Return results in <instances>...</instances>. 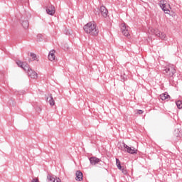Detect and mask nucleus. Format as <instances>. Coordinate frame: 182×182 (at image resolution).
Returning a JSON list of instances; mask_svg holds the SVG:
<instances>
[{"label": "nucleus", "instance_id": "6ab92c4d", "mask_svg": "<svg viewBox=\"0 0 182 182\" xmlns=\"http://www.w3.org/2000/svg\"><path fill=\"white\" fill-rule=\"evenodd\" d=\"M178 109H182V101H178L176 102Z\"/></svg>", "mask_w": 182, "mask_h": 182}, {"label": "nucleus", "instance_id": "5701e85b", "mask_svg": "<svg viewBox=\"0 0 182 182\" xmlns=\"http://www.w3.org/2000/svg\"><path fill=\"white\" fill-rule=\"evenodd\" d=\"M143 113H144V112L141 109H137L136 110V114H143Z\"/></svg>", "mask_w": 182, "mask_h": 182}, {"label": "nucleus", "instance_id": "9d476101", "mask_svg": "<svg viewBox=\"0 0 182 182\" xmlns=\"http://www.w3.org/2000/svg\"><path fill=\"white\" fill-rule=\"evenodd\" d=\"M47 179L48 180V182H62L60 178H55L52 175L48 174L47 176Z\"/></svg>", "mask_w": 182, "mask_h": 182}, {"label": "nucleus", "instance_id": "39448f33", "mask_svg": "<svg viewBox=\"0 0 182 182\" xmlns=\"http://www.w3.org/2000/svg\"><path fill=\"white\" fill-rule=\"evenodd\" d=\"M124 148L126 149V151L129 154H137V149L134 147H129L126 144L123 143Z\"/></svg>", "mask_w": 182, "mask_h": 182}, {"label": "nucleus", "instance_id": "f3484780", "mask_svg": "<svg viewBox=\"0 0 182 182\" xmlns=\"http://www.w3.org/2000/svg\"><path fill=\"white\" fill-rule=\"evenodd\" d=\"M22 26L24 28V29H28V28H29V22L26 20L23 21Z\"/></svg>", "mask_w": 182, "mask_h": 182}, {"label": "nucleus", "instance_id": "f257e3e1", "mask_svg": "<svg viewBox=\"0 0 182 182\" xmlns=\"http://www.w3.org/2000/svg\"><path fill=\"white\" fill-rule=\"evenodd\" d=\"M84 31L86 33H89L91 36H97L99 35V28L96 26V23L90 21L84 26Z\"/></svg>", "mask_w": 182, "mask_h": 182}, {"label": "nucleus", "instance_id": "4be33fe9", "mask_svg": "<svg viewBox=\"0 0 182 182\" xmlns=\"http://www.w3.org/2000/svg\"><path fill=\"white\" fill-rule=\"evenodd\" d=\"M121 171L123 173V174H124L126 176V174H127V169H126L125 168H122V169H121Z\"/></svg>", "mask_w": 182, "mask_h": 182}, {"label": "nucleus", "instance_id": "20e7f679", "mask_svg": "<svg viewBox=\"0 0 182 182\" xmlns=\"http://www.w3.org/2000/svg\"><path fill=\"white\" fill-rule=\"evenodd\" d=\"M121 29L124 36H127V38L130 36V33L129 32L130 31V27H129L128 26H126V23H122L121 24Z\"/></svg>", "mask_w": 182, "mask_h": 182}, {"label": "nucleus", "instance_id": "412c9836", "mask_svg": "<svg viewBox=\"0 0 182 182\" xmlns=\"http://www.w3.org/2000/svg\"><path fill=\"white\" fill-rule=\"evenodd\" d=\"M30 56L35 60L36 59V54L31 53Z\"/></svg>", "mask_w": 182, "mask_h": 182}, {"label": "nucleus", "instance_id": "ddd939ff", "mask_svg": "<svg viewBox=\"0 0 182 182\" xmlns=\"http://www.w3.org/2000/svg\"><path fill=\"white\" fill-rule=\"evenodd\" d=\"M56 51H55V50H52L49 52V54H48V59L49 60H50L51 62H53V60H55V53Z\"/></svg>", "mask_w": 182, "mask_h": 182}, {"label": "nucleus", "instance_id": "6e6552de", "mask_svg": "<svg viewBox=\"0 0 182 182\" xmlns=\"http://www.w3.org/2000/svg\"><path fill=\"white\" fill-rule=\"evenodd\" d=\"M100 12L102 16H103V18H107V14H109V11H107V9H106L105 6H102L100 7Z\"/></svg>", "mask_w": 182, "mask_h": 182}, {"label": "nucleus", "instance_id": "4468645a", "mask_svg": "<svg viewBox=\"0 0 182 182\" xmlns=\"http://www.w3.org/2000/svg\"><path fill=\"white\" fill-rule=\"evenodd\" d=\"M156 36H158V38H160V39H162L164 41V39H166V34L164 33L156 32Z\"/></svg>", "mask_w": 182, "mask_h": 182}, {"label": "nucleus", "instance_id": "a878e982", "mask_svg": "<svg viewBox=\"0 0 182 182\" xmlns=\"http://www.w3.org/2000/svg\"><path fill=\"white\" fill-rule=\"evenodd\" d=\"M31 182H39L38 178H33Z\"/></svg>", "mask_w": 182, "mask_h": 182}, {"label": "nucleus", "instance_id": "393cba45", "mask_svg": "<svg viewBox=\"0 0 182 182\" xmlns=\"http://www.w3.org/2000/svg\"><path fill=\"white\" fill-rule=\"evenodd\" d=\"M37 39H38V41H41V40L42 39V36H41V34H38V35L37 36Z\"/></svg>", "mask_w": 182, "mask_h": 182}, {"label": "nucleus", "instance_id": "2eb2a0df", "mask_svg": "<svg viewBox=\"0 0 182 182\" xmlns=\"http://www.w3.org/2000/svg\"><path fill=\"white\" fill-rule=\"evenodd\" d=\"M22 69H23V70H25V72H29V70H31V68H29V65L26 63H24Z\"/></svg>", "mask_w": 182, "mask_h": 182}, {"label": "nucleus", "instance_id": "0eeeda50", "mask_svg": "<svg viewBox=\"0 0 182 182\" xmlns=\"http://www.w3.org/2000/svg\"><path fill=\"white\" fill-rule=\"evenodd\" d=\"M159 6L161 8V9L164 11L165 14H168L170 12V10L166 8V1L161 0L159 1Z\"/></svg>", "mask_w": 182, "mask_h": 182}, {"label": "nucleus", "instance_id": "1a4fd4ad", "mask_svg": "<svg viewBox=\"0 0 182 182\" xmlns=\"http://www.w3.org/2000/svg\"><path fill=\"white\" fill-rule=\"evenodd\" d=\"M27 73L29 77H31V79H38V73H36V72H35L33 70L31 69L28 70V72H27Z\"/></svg>", "mask_w": 182, "mask_h": 182}, {"label": "nucleus", "instance_id": "bb28decb", "mask_svg": "<svg viewBox=\"0 0 182 182\" xmlns=\"http://www.w3.org/2000/svg\"><path fill=\"white\" fill-rule=\"evenodd\" d=\"M117 167L119 168V170H122L123 168V167H122L121 164L118 165Z\"/></svg>", "mask_w": 182, "mask_h": 182}, {"label": "nucleus", "instance_id": "f03ea898", "mask_svg": "<svg viewBox=\"0 0 182 182\" xmlns=\"http://www.w3.org/2000/svg\"><path fill=\"white\" fill-rule=\"evenodd\" d=\"M164 75H166L168 79H173L176 75V66L174 65L168 64L163 70Z\"/></svg>", "mask_w": 182, "mask_h": 182}, {"label": "nucleus", "instance_id": "f8f14e48", "mask_svg": "<svg viewBox=\"0 0 182 182\" xmlns=\"http://www.w3.org/2000/svg\"><path fill=\"white\" fill-rule=\"evenodd\" d=\"M46 101L49 103L50 106H55V100H53L52 94H50L48 97H47Z\"/></svg>", "mask_w": 182, "mask_h": 182}, {"label": "nucleus", "instance_id": "b1692460", "mask_svg": "<svg viewBox=\"0 0 182 182\" xmlns=\"http://www.w3.org/2000/svg\"><path fill=\"white\" fill-rule=\"evenodd\" d=\"M116 164L117 166H120V160H119V159H116Z\"/></svg>", "mask_w": 182, "mask_h": 182}, {"label": "nucleus", "instance_id": "cd10ccee", "mask_svg": "<svg viewBox=\"0 0 182 182\" xmlns=\"http://www.w3.org/2000/svg\"><path fill=\"white\" fill-rule=\"evenodd\" d=\"M18 2H21L22 0H17Z\"/></svg>", "mask_w": 182, "mask_h": 182}, {"label": "nucleus", "instance_id": "aec40b11", "mask_svg": "<svg viewBox=\"0 0 182 182\" xmlns=\"http://www.w3.org/2000/svg\"><path fill=\"white\" fill-rule=\"evenodd\" d=\"M18 66H19V68H23V65L25 64V63H23L22 61L21 60H18L16 62Z\"/></svg>", "mask_w": 182, "mask_h": 182}, {"label": "nucleus", "instance_id": "423d86ee", "mask_svg": "<svg viewBox=\"0 0 182 182\" xmlns=\"http://www.w3.org/2000/svg\"><path fill=\"white\" fill-rule=\"evenodd\" d=\"M46 12L48 15H51V16H53L55 15V12H56V9L55 8V6L50 4L48 5L46 9Z\"/></svg>", "mask_w": 182, "mask_h": 182}, {"label": "nucleus", "instance_id": "a211bd4d", "mask_svg": "<svg viewBox=\"0 0 182 182\" xmlns=\"http://www.w3.org/2000/svg\"><path fill=\"white\" fill-rule=\"evenodd\" d=\"M176 132L177 137H182V129H176Z\"/></svg>", "mask_w": 182, "mask_h": 182}, {"label": "nucleus", "instance_id": "dca6fc26", "mask_svg": "<svg viewBox=\"0 0 182 182\" xmlns=\"http://www.w3.org/2000/svg\"><path fill=\"white\" fill-rule=\"evenodd\" d=\"M161 100H166V99H170V96L167 93H164L160 95Z\"/></svg>", "mask_w": 182, "mask_h": 182}, {"label": "nucleus", "instance_id": "7ed1b4c3", "mask_svg": "<svg viewBox=\"0 0 182 182\" xmlns=\"http://www.w3.org/2000/svg\"><path fill=\"white\" fill-rule=\"evenodd\" d=\"M89 160L92 166H96V164H99L100 166H105L106 164L102 160L99 159V158L95 156L89 158Z\"/></svg>", "mask_w": 182, "mask_h": 182}, {"label": "nucleus", "instance_id": "9b49d317", "mask_svg": "<svg viewBox=\"0 0 182 182\" xmlns=\"http://www.w3.org/2000/svg\"><path fill=\"white\" fill-rule=\"evenodd\" d=\"M75 180L76 181H82L83 180V173L80 171H77L75 173Z\"/></svg>", "mask_w": 182, "mask_h": 182}]
</instances>
